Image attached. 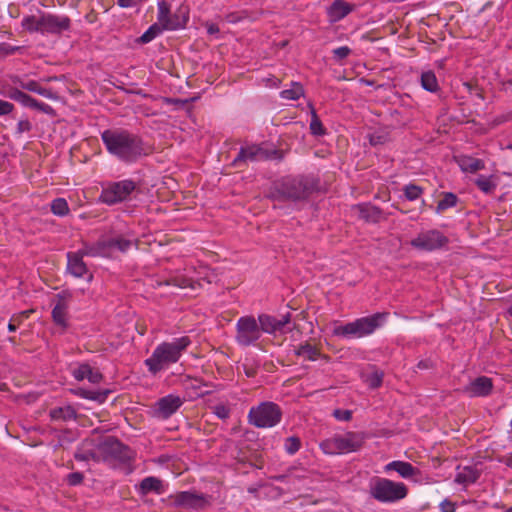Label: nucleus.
Returning <instances> with one entry per match:
<instances>
[{
	"label": "nucleus",
	"mask_w": 512,
	"mask_h": 512,
	"mask_svg": "<svg viewBox=\"0 0 512 512\" xmlns=\"http://www.w3.org/2000/svg\"><path fill=\"white\" fill-rule=\"evenodd\" d=\"M101 139L107 151L127 163L135 162L147 154L142 139L124 129H107L101 133Z\"/></svg>",
	"instance_id": "obj_1"
},
{
	"label": "nucleus",
	"mask_w": 512,
	"mask_h": 512,
	"mask_svg": "<svg viewBox=\"0 0 512 512\" xmlns=\"http://www.w3.org/2000/svg\"><path fill=\"white\" fill-rule=\"evenodd\" d=\"M190 344L191 340L187 336L175 338L171 342L160 343L151 356L144 361L148 371L156 375L177 363Z\"/></svg>",
	"instance_id": "obj_2"
},
{
	"label": "nucleus",
	"mask_w": 512,
	"mask_h": 512,
	"mask_svg": "<svg viewBox=\"0 0 512 512\" xmlns=\"http://www.w3.org/2000/svg\"><path fill=\"white\" fill-rule=\"evenodd\" d=\"M316 185L306 177L286 178L275 184L271 197L274 200H301L308 197Z\"/></svg>",
	"instance_id": "obj_3"
},
{
	"label": "nucleus",
	"mask_w": 512,
	"mask_h": 512,
	"mask_svg": "<svg viewBox=\"0 0 512 512\" xmlns=\"http://www.w3.org/2000/svg\"><path fill=\"white\" fill-rule=\"evenodd\" d=\"M366 440L363 432H346L337 434L320 443V449L329 455L347 454L362 448Z\"/></svg>",
	"instance_id": "obj_4"
},
{
	"label": "nucleus",
	"mask_w": 512,
	"mask_h": 512,
	"mask_svg": "<svg viewBox=\"0 0 512 512\" xmlns=\"http://www.w3.org/2000/svg\"><path fill=\"white\" fill-rule=\"evenodd\" d=\"M385 318V314H374L362 317L345 325H339L333 329V334L343 338H362L372 334L379 328Z\"/></svg>",
	"instance_id": "obj_5"
},
{
	"label": "nucleus",
	"mask_w": 512,
	"mask_h": 512,
	"mask_svg": "<svg viewBox=\"0 0 512 512\" xmlns=\"http://www.w3.org/2000/svg\"><path fill=\"white\" fill-rule=\"evenodd\" d=\"M369 492L379 502L393 503L404 499L408 494V489L402 482L377 477L370 483Z\"/></svg>",
	"instance_id": "obj_6"
},
{
	"label": "nucleus",
	"mask_w": 512,
	"mask_h": 512,
	"mask_svg": "<svg viewBox=\"0 0 512 512\" xmlns=\"http://www.w3.org/2000/svg\"><path fill=\"white\" fill-rule=\"evenodd\" d=\"M282 411L273 402H262L252 407L248 414L250 424L258 428H271L281 421Z\"/></svg>",
	"instance_id": "obj_7"
},
{
	"label": "nucleus",
	"mask_w": 512,
	"mask_h": 512,
	"mask_svg": "<svg viewBox=\"0 0 512 512\" xmlns=\"http://www.w3.org/2000/svg\"><path fill=\"white\" fill-rule=\"evenodd\" d=\"M135 189L136 183L130 179L110 182L103 187L100 194V201L107 205L123 202L129 198Z\"/></svg>",
	"instance_id": "obj_8"
},
{
	"label": "nucleus",
	"mask_w": 512,
	"mask_h": 512,
	"mask_svg": "<svg viewBox=\"0 0 512 512\" xmlns=\"http://www.w3.org/2000/svg\"><path fill=\"white\" fill-rule=\"evenodd\" d=\"M131 246L132 241L122 236L103 238L87 246L84 253L89 254L90 257H109L115 250L126 252Z\"/></svg>",
	"instance_id": "obj_9"
},
{
	"label": "nucleus",
	"mask_w": 512,
	"mask_h": 512,
	"mask_svg": "<svg viewBox=\"0 0 512 512\" xmlns=\"http://www.w3.org/2000/svg\"><path fill=\"white\" fill-rule=\"evenodd\" d=\"M235 341L239 346L248 347L256 345L261 338V329L253 316L240 317L236 322Z\"/></svg>",
	"instance_id": "obj_10"
},
{
	"label": "nucleus",
	"mask_w": 512,
	"mask_h": 512,
	"mask_svg": "<svg viewBox=\"0 0 512 512\" xmlns=\"http://www.w3.org/2000/svg\"><path fill=\"white\" fill-rule=\"evenodd\" d=\"M447 243L448 238L436 229L420 232L410 242L412 247L423 251H434L444 247Z\"/></svg>",
	"instance_id": "obj_11"
},
{
	"label": "nucleus",
	"mask_w": 512,
	"mask_h": 512,
	"mask_svg": "<svg viewBox=\"0 0 512 512\" xmlns=\"http://www.w3.org/2000/svg\"><path fill=\"white\" fill-rule=\"evenodd\" d=\"M102 460L115 459L126 462L131 459V450L115 438L109 437L99 444Z\"/></svg>",
	"instance_id": "obj_12"
},
{
	"label": "nucleus",
	"mask_w": 512,
	"mask_h": 512,
	"mask_svg": "<svg viewBox=\"0 0 512 512\" xmlns=\"http://www.w3.org/2000/svg\"><path fill=\"white\" fill-rule=\"evenodd\" d=\"M177 507L188 509H204L211 503V497L196 491H182L172 496Z\"/></svg>",
	"instance_id": "obj_13"
},
{
	"label": "nucleus",
	"mask_w": 512,
	"mask_h": 512,
	"mask_svg": "<svg viewBox=\"0 0 512 512\" xmlns=\"http://www.w3.org/2000/svg\"><path fill=\"white\" fill-rule=\"evenodd\" d=\"M184 399L169 394L160 398L154 405V415L160 419H168L183 405Z\"/></svg>",
	"instance_id": "obj_14"
},
{
	"label": "nucleus",
	"mask_w": 512,
	"mask_h": 512,
	"mask_svg": "<svg viewBox=\"0 0 512 512\" xmlns=\"http://www.w3.org/2000/svg\"><path fill=\"white\" fill-rule=\"evenodd\" d=\"M70 23L67 16L43 13V35L60 34L70 28Z\"/></svg>",
	"instance_id": "obj_15"
},
{
	"label": "nucleus",
	"mask_w": 512,
	"mask_h": 512,
	"mask_svg": "<svg viewBox=\"0 0 512 512\" xmlns=\"http://www.w3.org/2000/svg\"><path fill=\"white\" fill-rule=\"evenodd\" d=\"M267 158H269V155L263 148L257 145H251L240 149L237 157L233 160V165L240 167L248 161L253 162Z\"/></svg>",
	"instance_id": "obj_16"
},
{
	"label": "nucleus",
	"mask_w": 512,
	"mask_h": 512,
	"mask_svg": "<svg viewBox=\"0 0 512 512\" xmlns=\"http://www.w3.org/2000/svg\"><path fill=\"white\" fill-rule=\"evenodd\" d=\"M87 246L88 245H85L78 252H70L67 254V269L75 277H83L88 272L87 266L83 261L84 256H90L84 253Z\"/></svg>",
	"instance_id": "obj_17"
},
{
	"label": "nucleus",
	"mask_w": 512,
	"mask_h": 512,
	"mask_svg": "<svg viewBox=\"0 0 512 512\" xmlns=\"http://www.w3.org/2000/svg\"><path fill=\"white\" fill-rule=\"evenodd\" d=\"M492 387V380L486 376H481L470 382L464 388V392L470 397H483L490 394Z\"/></svg>",
	"instance_id": "obj_18"
},
{
	"label": "nucleus",
	"mask_w": 512,
	"mask_h": 512,
	"mask_svg": "<svg viewBox=\"0 0 512 512\" xmlns=\"http://www.w3.org/2000/svg\"><path fill=\"white\" fill-rule=\"evenodd\" d=\"M75 458L79 461H101L102 453L99 451V445H94L92 440H85L75 453Z\"/></svg>",
	"instance_id": "obj_19"
},
{
	"label": "nucleus",
	"mask_w": 512,
	"mask_h": 512,
	"mask_svg": "<svg viewBox=\"0 0 512 512\" xmlns=\"http://www.w3.org/2000/svg\"><path fill=\"white\" fill-rule=\"evenodd\" d=\"M157 20L164 29L175 30L181 27V23L171 17L170 5L165 0L158 1Z\"/></svg>",
	"instance_id": "obj_20"
},
{
	"label": "nucleus",
	"mask_w": 512,
	"mask_h": 512,
	"mask_svg": "<svg viewBox=\"0 0 512 512\" xmlns=\"http://www.w3.org/2000/svg\"><path fill=\"white\" fill-rule=\"evenodd\" d=\"M352 211L366 222L377 223L381 219V210L368 203L358 204L353 206Z\"/></svg>",
	"instance_id": "obj_21"
},
{
	"label": "nucleus",
	"mask_w": 512,
	"mask_h": 512,
	"mask_svg": "<svg viewBox=\"0 0 512 512\" xmlns=\"http://www.w3.org/2000/svg\"><path fill=\"white\" fill-rule=\"evenodd\" d=\"M456 470L457 473L454 481L463 486L475 483L481 475L480 471L475 466H458Z\"/></svg>",
	"instance_id": "obj_22"
},
{
	"label": "nucleus",
	"mask_w": 512,
	"mask_h": 512,
	"mask_svg": "<svg viewBox=\"0 0 512 512\" xmlns=\"http://www.w3.org/2000/svg\"><path fill=\"white\" fill-rule=\"evenodd\" d=\"M68 309V301L65 297L58 295V300L52 310V318L56 325L67 327Z\"/></svg>",
	"instance_id": "obj_23"
},
{
	"label": "nucleus",
	"mask_w": 512,
	"mask_h": 512,
	"mask_svg": "<svg viewBox=\"0 0 512 512\" xmlns=\"http://www.w3.org/2000/svg\"><path fill=\"white\" fill-rule=\"evenodd\" d=\"M385 472L395 471L402 478L409 479L419 474V470L412 466L409 462L392 461L385 465Z\"/></svg>",
	"instance_id": "obj_24"
},
{
	"label": "nucleus",
	"mask_w": 512,
	"mask_h": 512,
	"mask_svg": "<svg viewBox=\"0 0 512 512\" xmlns=\"http://www.w3.org/2000/svg\"><path fill=\"white\" fill-rule=\"evenodd\" d=\"M73 376L78 381L87 379L93 384H97L102 380V374L98 370L92 369L88 364H80L76 367L73 370Z\"/></svg>",
	"instance_id": "obj_25"
},
{
	"label": "nucleus",
	"mask_w": 512,
	"mask_h": 512,
	"mask_svg": "<svg viewBox=\"0 0 512 512\" xmlns=\"http://www.w3.org/2000/svg\"><path fill=\"white\" fill-rule=\"evenodd\" d=\"M352 11V6L345 0H335L328 9L330 21L337 22Z\"/></svg>",
	"instance_id": "obj_26"
},
{
	"label": "nucleus",
	"mask_w": 512,
	"mask_h": 512,
	"mask_svg": "<svg viewBox=\"0 0 512 512\" xmlns=\"http://www.w3.org/2000/svg\"><path fill=\"white\" fill-rule=\"evenodd\" d=\"M456 161L463 172L475 173L485 168L483 160L471 156H460Z\"/></svg>",
	"instance_id": "obj_27"
},
{
	"label": "nucleus",
	"mask_w": 512,
	"mask_h": 512,
	"mask_svg": "<svg viewBox=\"0 0 512 512\" xmlns=\"http://www.w3.org/2000/svg\"><path fill=\"white\" fill-rule=\"evenodd\" d=\"M164 283L166 285H172L178 288H191L193 290L200 286L198 280H195L183 274L173 275L169 277L167 280H165Z\"/></svg>",
	"instance_id": "obj_28"
},
{
	"label": "nucleus",
	"mask_w": 512,
	"mask_h": 512,
	"mask_svg": "<svg viewBox=\"0 0 512 512\" xmlns=\"http://www.w3.org/2000/svg\"><path fill=\"white\" fill-rule=\"evenodd\" d=\"M140 492L144 495L154 492L155 494L164 493L163 483L162 481L153 476H149L144 478L140 483Z\"/></svg>",
	"instance_id": "obj_29"
},
{
	"label": "nucleus",
	"mask_w": 512,
	"mask_h": 512,
	"mask_svg": "<svg viewBox=\"0 0 512 512\" xmlns=\"http://www.w3.org/2000/svg\"><path fill=\"white\" fill-rule=\"evenodd\" d=\"M21 26L24 30L29 33H41L43 34V14L36 15H28L23 17L21 21Z\"/></svg>",
	"instance_id": "obj_30"
},
{
	"label": "nucleus",
	"mask_w": 512,
	"mask_h": 512,
	"mask_svg": "<svg viewBox=\"0 0 512 512\" xmlns=\"http://www.w3.org/2000/svg\"><path fill=\"white\" fill-rule=\"evenodd\" d=\"M257 322L261 329V334L263 332L272 334V333H275L276 331L280 330L278 319H276L275 317L270 316L268 314L259 315Z\"/></svg>",
	"instance_id": "obj_31"
},
{
	"label": "nucleus",
	"mask_w": 512,
	"mask_h": 512,
	"mask_svg": "<svg viewBox=\"0 0 512 512\" xmlns=\"http://www.w3.org/2000/svg\"><path fill=\"white\" fill-rule=\"evenodd\" d=\"M50 417L55 421H69L76 417V411L71 406L57 407L50 411Z\"/></svg>",
	"instance_id": "obj_32"
},
{
	"label": "nucleus",
	"mask_w": 512,
	"mask_h": 512,
	"mask_svg": "<svg viewBox=\"0 0 512 512\" xmlns=\"http://www.w3.org/2000/svg\"><path fill=\"white\" fill-rule=\"evenodd\" d=\"M295 353L297 356L302 357L303 360L307 361H315L320 355L319 350L309 343L299 345L295 350Z\"/></svg>",
	"instance_id": "obj_33"
},
{
	"label": "nucleus",
	"mask_w": 512,
	"mask_h": 512,
	"mask_svg": "<svg viewBox=\"0 0 512 512\" xmlns=\"http://www.w3.org/2000/svg\"><path fill=\"white\" fill-rule=\"evenodd\" d=\"M23 89L31 91V92H35V93H37L45 98H48V99H56L57 98L56 94L51 89H47V88L40 86V84L35 80L26 81L25 84L23 85Z\"/></svg>",
	"instance_id": "obj_34"
},
{
	"label": "nucleus",
	"mask_w": 512,
	"mask_h": 512,
	"mask_svg": "<svg viewBox=\"0 0 512 512\" xmlns=\"http://www.w3.org/2000/svg\"><path fill=\"white\" fill-rule=\"evenodd\" d=\"M421 86L429 92H437L439 90V84L435 73L432 71L423 72L421 74Z\"/></svg>",
	"instance_id": "obj_35"
},
{
	"label": "nucleus",
	"mask_w": 512,
	"mask_h": 512,
	"mask_svg": "<svg viewBox=\"0 0 512 512\" xmlns=\"http://www.w3.org/2000/svg\"><path fill=\"white\" fill-rule=\"evenodd\" d=\"M475 184L485 194L492 193L497 187L496 180L493 176L480 175L475 180Z\"/></svg>",
	"instance_id": "obj_36"
},
{
	"label": "nucleus",
	"mask_w": 512,
	"mask_h": 512,
	"mask_svg": "<svg viewBox=\"0 0 512 512\" xmlns=\"http://www.w3.org/2000/svg\"><path fill=\"white\" fill-rule=\"evenodd\" d=\"M304 94V89L300 83L293 82L289 89L280 92V96L287 100H298Z\"/></svg>",
	"instance_id": "obj_37"
},
{
	"label": "nucleus",
	"mask_w": 512,
	"mask_h": 512,
	"mask_svg": "<svg viewBox=\"0 0 512 512\" xmlns=\"http://www.w3.org/2000/svg\"><path fill=\"white\" fill-rule=\"evenodd\" d=\"M457 196L451 192L444 193L443 198L438 202L436 213L441 214L445 210L456 206Z\"/></svg>",
	"instance_id": "obj_38"
},
{
	"label": "nucleus",
	"mask_w": 512,
	"mask_h": 512,
	"mask_svg": "<svg viewBox=\"0 0 512 512\" xmlns=\"http://www.w3.org/2000/svg\"><path fill=\"white\" fill-rule=\"evenodd\" d=\"M51 211L57 216H66L69 213V206L64 198H56L51 203Z\"/></svg>",
	"instance_id": "obj_39"
},
{
	"label": "nucleus",
	"mask_w": 512,
	"mask_h": 512,
	"mask_svg": "<svg viewBox=\"0 0 512 512\" xmlns=\"http://www.w3.org/2000/svg\"><path fill=\"white\" fill-rule=\"evenodd\" d=\"M163 30L164 28H162V26H160L159 24H153L142 34V36L139 38V41L141 43H149L154 38H156Z\"/></svg>",
	"instance_id": "obj_40"
},
{
	"label": "nucleus",
	"mask_w": 512,
	"mask_h": 512,
	"mask_svg": "<svg viewBox=\"0 0 512 512\" xmlns=\"http://www.w3.org/2000/svg\"><path fill=\"white\" fill-rule=\"evenodd\" d=\"M77 395H79L82 398L89 399V400H95L98 402H104L107 398L108 391L104 392H95V391H89L85 389H79L77 392Z\"/></svg>",
	"instance_id": "obj_41"
},
{
	"label": "nucleus",
	"mask_w": 512,
	"mask_h": 512,
	"mask_svg": "<svg viewBox=\"0 0 512 512\" xmlns=\"http://www.w3.org/2000/svg\"><path fill=\"white\" fill-rule=\"evenodd\" d=\"M310 130L313 135L320 136L325 134L322 122L314 109L311 110Z\"/></svg>",
	"instance_id": "obj_42"
},
{
	"label": "nucleus",
	"mask_w": 512,
	"mask_h": 512,
	"mask_svg": "<svg viewBox=\"0 0 512 512\" xmlns=\"http://www.w3.org/2000/svg\"><path fill=\"white\" fill-rule=\"evenodd\" d=\"M403 192L407 200L414 201L422 195L423 188L415 184H408L404 186Z\"/></svg>",
	"instance_id": "obj_43"
},
{
	"label": "nucleus",
	"mask_w": 512,
	"mask_h": 512,
	"mask_svg": "<svg viewBox=\"0 0 512 512\" xmlns=\"http://www.w3.org/2000/svg\"><path fill=\"white\" fill-rule=\"evenodd\" d=\"M364 381L370 388H378L383 382V373L378 370L373 371L365 376Z\"/></svg>",
	"instance_id": "obj_44"
},
{
	"label": "nucleus",
	"mask_w": 512,
	"mask_h": 512,
	"mask_svg": "<svg viewBox=\"0 0 512 512\" xmlns=\"http://www.w3.org/2000/svg\"><path fill=\"white\" fill-rule=\"evenodd\" d=\"M301 447V441H300V438L296 437V436H291V437H288L286 440H285V443H284V448H285V451L289 454V455H294L296 452L299 451Z\"/></svg>",
	"instance_id": "obj_45"
},
{
	"label": "nucleus",
	"mask_w": 512,
	"mask_h": 512,
	"mask_svg": "<svg viewBox=\"0 0 512 512\" xmlns=\"http://www.w3.org/2000/svg\"><path fill=\"white\" fill-rule=\"evenodd\" d=\"M388 140V135L385 132L377 131L369 136L370 144L373 146L384 144Z\"/></svg>",
	"instance_id": "obj_46"
},
{
	"label": "nucleus",
	"mask_w": 512,
	"mask_h": 512,
	"mask_svg": "<svg viewBox=\"0 0 512 512\" xmlns=\"http://www.w3.org/2000/svg\"><path fill=\"white\" fill-rule=\"evenodd\" d=\"M333 416L340 421H349L352 418V412L350 410L336 409L333 412Z\"/></svg>",
	"instance_id": "obj_47"
},
{
	"label": "nucleus",
	"mask_w": 512,
	"mask_h": 512,
	"mask_svg": "<svg viewBox=\"0 0 512 512\" xmlns=\"http://www.w3.org/2000/svg\"><path fill=\"white\" fill-rule=\"evenodd\" d=\"M32 108L39 110L47 115H54V109L50 105H48L44 102H39L36 99H35V105H33Z\"/></svg>",
	"instance_id": "obj_48"
},
{
	"label": "nucleus",
	"mask_w": 512,
	"mask_h": 512,
	"mask_svg": "<svg viewBox=\"0 0 512 512\" xmlns=\"http://www.w3.org/2000/svg\"><path fill=\"white\" fill-rule=\"evenodd\" d=\"M351 49L347 46H341L333 50V55L337 60H342L349 56Z\"/></svg>",
	"instance_id": "obj_49"
},
{
	"label": "nucleus",
	"mask_w": 512,
	"mask_h": 512,
	"mask_svg": "<svg viewBox=\"0 0 512 512\" xmlns=\"http://www.w3.org/2000/svg\"><path fill=\"white\" fill-rule=\"evenodd\" d=\"M214 413L218 418L226 419L230 415V409L225 405L220 404L214 407Z\"/></svg>",
	"instance_id": "obj_50"
},
{
	"label": "nucleus",
	"mask_w": 512,
	"mask_h": 512,
	"mask_svg": "<svg viewBox=\"0 0 512 512\" xmlns=\"http://www.w3.org/2000/svg\"><path fill=\"white\" fill-rule=\"evenodd\" d=\"M83 474L80 472H73L67 476V481L70 485H79L83 481Z\"/></svg>",
	"instance_id": "obj_51"
},
{
	"label": "nucleus",
	"mask_w": 512,
	"mask_h": 512,
	"mask_svg": "<svg viewBox=\"0 0 512 512\" xmlns=\"http://www.w3.org/2000/svg\"><path fill=\"white\" fill-rule=\"evenodd\" d=\"M14 110V105L8 101L0 99V116L8 115Z\"/></svg>",
	"instance_id": "obj_52"
},
{
	"label": "nucleus",
	"mask_w": 512,
	"mask_h": 512,
	"mask_svg": "<svg viewBox=\"0 0 512 512\" xmlns=\"http://www.w3.org/2000/svg\"><path fill=\"white\" fill-rule=\"evenodd\" d=\"M31 128H32V125H31L30 121L27 119L20 120L17 123V133H19V134H22L24 132H29L31 130Z\"/></svg>",
	"instance_id": "obj_53"
},
{
	"label": "nucleus",
	"mask_w": 512,
	"mask_h": 512,
	"mask_svg": "<svg viewBox=\"0 0 512 512\" xmlns=\"http://www.w3.org/2000/svg\"><path fill=\"white\" fill-rule=\"evenodd\" d=\"M20 104L26 107L32 108L33 105H35V99L29 96L28 94L24 93L21 95L19 101Z\"/></svg>",
	"instance_id": "obj_54"
},
{
	"label": "nucleus",
	"mask_w": 512,
	"mask_h": 512,
	"mask_svg": "<svg viewBox=\"0 0 512 512\" xmlns=\"http://www.w3.org/2000/svg\"><path fill=\"white\" fill-rule=\"evenodd\" d=\"M31 312L32 310H26L13 315L12 322H17V324H21L23 319L28 318L30 316Z\"/></svg>",
	"instance_id": "obj_55"
},
{
	"label": "nucleus",
	"mask_w": 512,
	"mask_h": 512,
	"mask_svg": "<svg viewBox=\"0 0 512 512\" xmlns=\"http://www.w3.org/2000/svg\"><path fill=\"white\" fill-rule=\"evenodd\" d=\"M440 509L442 512H455V504L445 499L441 502Z\"/></svg>",
	"instance_id": "obj_56"
},
{
	"label": "nucleus",
	"mask_w": 512,
	"mask_h": 512,
	"mask_svg": "<svg viewBox=\"0 0 512 512\" xmlns=\"http://www.w3.org/2000/svg\"><path fill=\"white\" fill-rule=\"evenodd\" d=\"M22 94H23V92L20 89L16 88V87L10 88L8 90V92H7V96L10 99H12L14 101H17V102L19 101V99H20Z\"/></svg>",
	"instance_id": "obj_57"
},
{
	"label": "nucleus",
	"mask_w": 512,
	"mask_h": 512,
	"mask_svg": "<svg viewBox=\"0 0 512 512\" xmlns=\"http://www.w3.org/2000/svg\"><path fill=\"white\" fill-rule=\"evenodd\" d=\"M137 0H117V4L122 8H129L135 6Z\"/></svg>",
	"instance_id": "obj_58"
},
{
	"label": "nucleus",
	"mask_w": 512,
	"mask_h": 512,
	"mask_svg": "<svg viewBox=\"0 0 512 512\" xmlns=\"http://www.w3.org/2000/svg\"><path fill=\"white\" fill-rule=\"evenodd\" d=\"M290 322V314L287 313L281 317V319H278L279 323V329L281 330L286 324Z\"/></svg>",
	"instance_id": "obj_59"
},
{
	"label": "nucleus",
	"mask_w": 512,
	"mask_h": 512,
	"mask_svg": "<svg viewBox=\"0 0 512 512\" xmlns=\"http://www.w3.org/2000/svg\"><path fill=\"white\" fill-rule=\"evenodd\" d=\"M207 32L210 35L217 34L219 32V28L216 24H209L207 26Z\"/></svg>",
	"instance_id": "obj_60"
},
{
	"label": "nucleus",
	"mask_w": 512,
	"mask_h": 512,
	"mask_svg": "<svg viewBox=\"0 0 512 512\" xmlns=\"http://www.w3.org/2000/svg\"><path fill=\"white\" fill-rule=\"evenodd\" d=\"M16 50H18L17 47H5V45L0 46V51H4L6 54H12Z\"/></svg>",
	"instance_id": "obj_61"
},
{
	"label": "nucleus",
	"mask_w": 512,
	"mask_h": 512,
	"mask_svg": "<svg viewBox=\"0 0 512 512\" xmlns=\"http://www.w3.org/2000/svg\"><path fill=\"white\" fill-rule=\"evenodd\" d=\"M12 82H13V84H15L23 89V85L25 84L26 81H23L18 76H15L12 78Z\"/></svg>",
	"instance_id": "obj_62"
},
{
	"label": "nucleus",
	"mask_w": 512,
	"mask_h": 512,
	"mask_svg": "<svg viewBox=\"0 0 512 512\" xmlns=\"http://www.w3.org/2000/svg\"><path fill=\"white\" fill-rule=\"evenodd\" d=\"M19 324L17 322H12V318L10 319V322L8 324V330L10 332H15Z\"/></svg>",
	"instance_id": "obj_63"
},
{
	"label": "nucleus",
	"mask_w": 512,
	"mask_h": 512,
	"mask_svg": "<svg viewBox=\"0 0 512 512\" xmlns=\"http://www.w3.org/2000/svg\"><path fill=\"white\" fill-rule=\"evenodd\" d=\"M418 367L422 368V369H426V368H428V364L424 361H421V362H419Z\"/></svg>",
	"instance_id": "obj_64"
}]
</instances>
